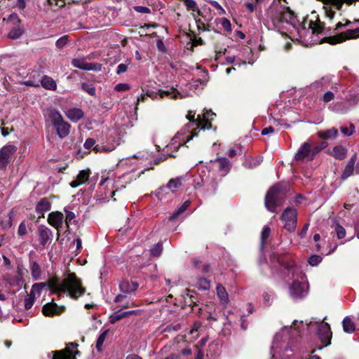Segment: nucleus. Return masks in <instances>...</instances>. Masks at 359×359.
I'll use <instances>...</instances> for the list:
<instances>
[{"label": "nucleus", "mask_w": 359, "mask_h": 359, "mask_svg": "<svg viewBox=\"0 0 359 359\" xmlns=\"http://www.w3.org/2000/svg\"><path fill=\"white\" fill-rule=\"evenodd\" d=\"M305 329L307 333L315 330L322 343H325V346L330 344L332 332L327 323L324 320H311L309 323L294 320L292 325L285 326L276 334L270 349L271 359H290L294 342L297 337L304 334Z\"/></svg>", "instance_id": "obj_1"}, {"label": "nucleus", "mask_w": 359, "mask_h": 359, "mask_svg": "<svg viewBox=\"0 0 359 359\" xmlns=\"http://www.w3.org/2000/svg\"><path fill=\"white\" fill-rule=\"evenodd\" d=\"M48 286L53 292L59 294L67 293L74 299H77L85 292V289L81 286V280L74 273H69L62 281L51 280L48 283Z\"/></svg>", "instance_id": "obj_2"}, {"label": "nucleus", "mask_w": 359, "mask_h": 359, "mask_svg": "<svg viewBox=\"0 0 359 359\" xmlns=\"http://www.w3.org/2000/svg\"><path fill=\"white\" fill-rule=\"evenodd\" d=\"M281 265L288 271V276L293 279V282L290 287V295L294 299H299L305 297L308 292V285L305 281V274L302 272L300 267L294 264H285L283 261H280Z\"/></svg>", "instance_id": "obj_3"}, {"label": "nucleus", "mask_w": 359, "mask_h": 359, "mask_svg": "<svg viewBox=\"0 0 359 359\" xmlns=\"http://www.w3.org/2000/svg\"><path fill=\"white\" fill-rule=\"evenodd\" d=\"M46 121L53 127L60 138L63 139L69 134L71 126L64 120L57 109H49L47 110Z\"/></svg>", "instance_id": "obj_4"}, {"label": "nucleus", "mask_w": 359, "mask_h": 359, "mask_svg": "<svg viewBox=\"0 0 359 359\" xmlns=\"http://www.w3.org/2000/svg\"><path fill=\"white\" fill-rule=\"evenodd\" d=\"M287 189V184H276L269 189L265 197V206L269 211L276 212V208L281 204Z\"/></svg>", "instance_id": "obj_5"}, {"label": "nucleus", "mask_w": 359, "mask_h": 359, "mask_svg": "<svg viewBox=\"0 0 359 359\" xmlns=\"http://www.w3.org/2000/svg\"><path fill=\"white\" fill-rule=\"evenodd\" d=\"M189 125L190 123L186 125L184 128L182 129L180 132H178L173 137L170 144L167 146L168 151H169V149H178L180 146L190 141L193 137L196 135L193 132L191 135H188L190 133Z\"/></svg>", "instance_id": "obj_6"}, {"label": "nucleus", "mask_w": 359, "mask_h": 359, "mask_svg": "<svg viewBox=\"0 0 359 359\" xmlns=\"http://www.w3.org/2000/svg\"><path fill=\"white\" fill-rule=\"evenodd\" d=\"M281 220L284 223V228L290 231L294 232L297 224V211L294 208H287L282 213Z\"/></svg>", "instance_id": "obj_7"}, {"label": "nucleus", "mask_w": 359, "mask_h": 359, "mask_svg": "<svg viewBox=\"0 0 359 359\" xmlns=\"http://www.w3.org/2000/svg\"><path fill=\"white\" fill-rule=\"evenodd\" d=\"M159 96L161 98L164 97H168L172 99H177L178 97H181L180 92H178L176 89L170 88L169 90H158V92L154 91H148L146 95H141L140 97L137 98V104L140 102H144L146 99V97H150L151 99H156L157 96Z\"/></svg>", "instance_id": "obj_8"}, {"label": "nucleus", "mask_w": 359, "mask_h": 359, "mask_svg": "<svg viewBox=\"0 0 359 359\" xmlns=\"http://www.w3.org/2000/svg\"><path fill=\"white\" fill-rule=\"evenodd\" d=\"M359 36V27L347 29L336 36H330L326 39V42L330 44H336L343 42L346 39H355Z\"/></svg>", "instance_id": "obj_9"}, {"label": "nucleus", "mask_w": 359, "mask_h": 359, "mask_svg": "<svg viewBox=\"0 0 359 359\" xmlns=\"http://www.w3.org/2000/svg\"><path fill=\"white\" fill-rule=\"evenodd\" d=\"M16 151L17 147L13 144H7L0 149V169L7 166Z\"/></svg>", "instance_id": "obj_10"}, {"label": "nucleus", "mask_w": 359, "mask_h": 359, "mask_svg": "<svg viewBox=\"0 0 359 359\" xmlns=\"http://www.w3.org/2000/svg\"><path fill=\"white\" fill-rule=\"evenodd\" d=\"M311 144L309 142H304L297 152L296 153L294 160L297 162H305L312 161Z\"/></svg>", "instance_id": "obj_11"}, {"label": "nucleus", "mask_w": 359, "mask_h": 359, "mask_svg": "<svg viewBox=\"0 0 359 359\" xmlns=\"http://www.w3.org/2000/svg\"><path fill=\"white\" fill-rule=\"evenodd\" d=\"M76 346V343H69L65 349L54 351L52 359H75L73 349Z\"/></svg>", "instance_id": "obj_12"}, {"label": "nucleus", "mask_w": 359, "mask_h": 359, "mask_svg": "<svg viewBox=\"0 0 359 359\" xmlns=\"http://www.w3.org/2000/svg\"><path fill=\"white\" fill-rule=\"evenodd\" d=\"M38 237L41 245H49L53 239V231L44 225H41L38 229Z\"/></svg>", "instance_id": "obj_13"}, {"label": "nucleus", "mask_w": 359, "mask_h": 359, "mask_svg": "<svg viewBox=\"0 0 359 359\" xmlns=\"http://www.w3.org/2000/svg\"><path fill=\"white\" fill-rule=\"evenodd\" d=\"M72 65L76 68L83 70L100 71L102 65L98 63H87L83 60L75 58L72 61Z\"/></svg>", "instance_id": "obj_14"}, {"label": "nucleus", "mask_w": 359, "mask_h": 359, "mask_svg": "<svg viewBox=\"0 0 359 359\" xmlns=\"http://www.w3.org/2000/svg\"><path fill=\"white\" fill-rule=\"evenodd\" d=\"M64 221V215L62 212L55 211V212H51L48 214V224L56 229L57 230H59L60 228L62 227V225L63 224Z\"/></svg>", "instance_id": "obj_15"}, {"label": "nucleus", "mask_w": 359, "mask_h": 359, "mask_svg": "<svg viewBox=\"0 0 359 359\" xmlns=\"http://www.w3.org/2000/svg\"><path fill=\"white\" fill-rule=\"evenodd\" d=\"M51 209V202L48 198H41L36 204L35 211L39 215V217H43L44 213Z\"/></svg>", "instance_id": "obj_16"}, {"label": "nucleus", "mask_w": 359, "mask_h": 359, "mask_svg": "<svg viewBox=\"0 0 359 359\" xmlns=\"http://www.w3.org/2000/svg\"><path fill=\"white\" fill-rule=\"evenodd\" d=\"M215 114L211 110H207L205 113L203 114V118L201 115L198 116L196 118V126L197 128H201L203 130L210 129L212 126L211 122L208 120L210 116H215Z\"/></svg>", "instance_id": "obj_17"}, {"label": "nucleus", "mask_w": 359, "mask_h": 359, "mask_svg": "<svg viewBox=\"0 0 359 359\" xmlns=\"http://www.w3.org/2000/svg\"><path fill=\"white\" fill-rule=\"evenodd\" d=\"M65 116L72 122L76 123L84 116L82 109L77 107H72L64 111Z\"/></svg>", "instance_id": "obj_18"}, {"label": "nucleus", "mask_w": 359, "mask_h": 359, "mask_svg": "<svg viewBox=\"0 0 359 359\" xmlns=\"http://www.w3.org/2000/svg\"><path fill=\"white\" fill-rule=\"evenodd\" d=\"M90 176V171L86 170H81L77 175L75 180L72 181L70 185L72 187H77L80 185L83 184L87 182Z\"/></svg>", "instance_id": "obj_19"}, {"label": "nucleus", "mask_w": 359, "mask_h": 359, "mask_svg": "<svg viewBox=\"0 0 359 359\" xmlns=\"http://www.w3.org/2000/svg\"><path fill=\"white\" fill-rule=\"evenodd\" d=\"M213 162L217 163L218 170L222 173V176L226 175L229 172L231 168V163L226 158H216Z\"/></svg>", "instance_id": "obj_20"}, {"label": "nucleus", "mask_w": 359, "mask_h": 359, "mask_svg": "<svg viewBox=\"0 0 359 359\" xmlns=\"http://www.w3.org/2000/svg\"><path fill=\"white\" fill-rule=\"evenodd\" d=\"M43 313L46 316H53L62 313V309H60L55 303H48L43 306Z\"/></svg>", "instance_id": "obj_21"}, {"label": "nucleus", "mask_w": 359, "mask_h": 359, "mask_svg": "<svg viewBox=\"0 0 359 359\" xmlns=\"http://www.w3.org/2000/svg\"><path fill=\"white\" fill-rule=\"evenodd\" d=\"M45 284L43 283H35L33 285L32 291L27 297L25 299V307L26 309H30L34 302V295L32 294L34 290H41L43 287H44Z\"/></svg>", "instance_id": "obj_22"}, {"label": "nucleus", "mask_w": 359, "mask_h": 359, "mask_svg": "<svg viewBox=\"0 0 359 359\" xmlns=\"http://www.w3.org/2000/svg\"><path fill=\"white\" fill-rule=\"evenodd\" d=\"M318 137L323 140H330L336 138L338 135V130L335 128H332L326 130L318 131Z\"/></svg>", "instance_id": "obj_23"}, {"label": "nucleus", "mask_w": 359, "mask_h": 359, "mask_svg": "<svg viewBox=\"0 0 359 359\" xmlns=\"http://www.w3.org/2000/svg\"><path fill=\"white\" fill-rule=\"evenodd\" d=\"M217 296L219 298L221 304L226 305L229 302V295L224 287L221 284L217 285Z\"/></svg>", "instance_id": "obj_24"}, {"label": "nucleus", "mask_w": 359, "mask_h": 359, "mask_svg": "<svg viewBox=\"0 0 359 359\" xmlns=\"http://www.w3.org/2000/svg\"><path fill=\"white\" fill-rule=\"evenodd\" d=\"M119 287L121 292L125 293H129L136 290L138 287V284L135 282L123 280L120 283Z\"/></svg>", "instance_id": "obj_25"}, {"label": "nucleus", "mask_w": 359, "mask_h": 359, "mask_svg": "<svg viewBox=\"0 0 359 359\" xmlns=\"http://www.w3.org/2000/svg\"><path fill=\"white\" fill-rule=\"evenodd\" d=\"M41 86L50 90H55L57 88V83L51 77L43 76L41 79Z\"/></svg>", "instance_id": "obj_26"}, {"label": "nucleus", "mask_w": 359, "mask_h": 359, "mask_svg": "<svg viewBox=\"0 0 359 359\" xmlns=\"http://www.w3.org/2000/svg\"><path fill=\"white\" fill-rule=\"evenodd\" d=\"M183 180L184 178L182 177H177L176 178L171 179L167 184L166 187H162L161 189L168 188L172 192H175L178 188H180L182 185Z\"/></svg>", "instance_id": "obj_27"}, {"label": "nucleus", "mask_w": 359, "mask_h": 359, "mask_svg": "<svg viewBox=\"0 0 359 359\" xmlns=\"http://www.w3.org/2000/svg\"><path fill=\"white\" fill-rule=\"evenodd\" d=\"M5 281L11 286L20 287L23 284V279L21 277L7 274L4 276Z\"/></svg>", "instance_id": "obj_28"}, {"label": "nucleus", "mask_w": 359, "mask_h": 359, "mask_svg": "<svg viewBox=\"0 0 359 359\" xmlns=\"http://www.w3.org/2000/svg\"><path fill=\"white\" fill-rule=\"evenodd\" d=\"M278 14V20L280 22H289L293 18V13L289 8H284Z\"/></svg>", "instance_id": "obj_29"}, {"label": "nucleus", "mask_w": 359, "mask_h": 359, "mask_svg": "<svg viewBox=\"0 0 359 359\" xmlns=\"http://www.w3.org/2000/svg\"><path fill=\"white\" fill-rule=\"evenodd\" d=\"M343 330L346 333H353L355 330L354 322L349 316H346L342 321Z\"/></svg>", "instance_id": "obj_30"}, {"label": "nucleus", "mask_w": 359, "mask_h": 359, "mask_svg": "<svg viewBox=\"0 0 359 359\" xmlns=\"http://www.w3.org/2000/svg\"><path fill=\"white\" fill-rule=\"evenodd\" d=\"M23 33L24 29L20 25H19L11 30L8 36L11 39H18L23 34Z\"/></svg>", "instance_id": "obj_31"}, {"label": "nucleus", "mask_w": 359, "mask_h": 359, "mask_svg": "<svg viewBox=\"0 0 359 359\" xmlns=\"http://www.w3.org/2000/svg\"><path fill=\"white\" fill-rule=\"evenodd\" d=\"M31 273L33 279L37 280L41 278V267L36 262L32 263L30 266Z\"/></svg>", "instance_id": "obj_32"}, {"label": "nucleus", "mask_w": 359, "mask_h": 359, "mask_svg": "<svg viewBox=\"0 0 359 359\" xmlns=\"http://www.w3.org/2000/svg\"><path fill=\"white\" fill-rule=\"evenodd\" d=\"M190 203L191 202L189 201H186L177 210L172 212V214L170 216L169 219L173 220L177 218L180 214L187 210Z\"/></svg>", "instance_id": "obj_33"}, {"label": "nucleus", "mask_w": 359, "mask_h": 359, "mask_svg": "<svg viewBox=\"0 0 359 359\" xmlns=\"http://www.w3.org/2000/svg\"><path fill=\"white\" fill-rule=\"evenodd\" d=\"M332 154L335 158L342 160L346 156V150L343 147L337 146L334 148Z\"/></svg>", "instance_id": "obj_34"}, {"label": "nucleus", "mask_w": 359, "mask_h": 359, "mask_svg": "<svg viewBox=\"0 0 359 359\" xmlns=\"http://www.w3.org/2000/svg\"><path fill=\"white\" fill-rule=\"evenodd\" d=\"M309 28L312 30V32L319 34L320 33L323 29V24L318 22H313L312 20H310L309 22Z\"/></svg>", "instance_id": "obj_35"}, {"label": "nucleus", "mask_w": 359, "mask_h": 359, "mask_svg": "<svg viewBox=\"0 0 359 359\" xmlns=\"http://www.w3.org/2000/svg\"><path fill=\"white\" fill-rule=\"evenodd\" d=\"M262 162V158L257 157L254 158H246L243 163V165L247 168H252L260 164Z\"/></svg>", "instance_id": "obj_36"}, {"label": "nucleus", "mask_w": 359, "mask_h": 359, "mask_svg": "<svg viewBox=\"0 0 359 359\" xmlns=\"http://www.w3.org/2000/svg\"><path fill=\"white\" fill-rule=\"evenodd\" d=\"M108 334V330H106L103 331L98 337L96 342V348L98 351H102V345L107 337Z\"/></svg>", "instance_id": "obj_37"}, {"label": "nucleus", "mask_w": 359, "mask_h": 359, "mask_svg": "<svg viewBox=\"0 0 359 359\" xmlns=\"http://www.w3.org/2000/svg\"><path fill=\"white\" fill-rule=\"evenodd\" d=\"M184 6L189 10H191L193 13L197 12L198 15H201V11L198 8L196 1L194 0H183Z\"/></svg>", "instance_id": "obj_38"}, {"label": "nucleus", "mask_w": 359, "mask_h": 359, "mask_svg": "<svg viewBox=\"0 0 359 359\" xmlns=\"http://www.w3.org/2000/svg\"><path fill=\"white\" fill-rule=\"evenodd\" d=\"M329 109L334 112L338 113H346L347 109H345L343 106L342 102H335L329 106Z\"/></svg>", "instance_id": "obj_39"}, {"label": "nucleus", "mask_w": 359, "mask_h": 359, "mask_svg": "<svg viewBox=\"0 0 359 359\" xmlns=\"http://www.w3.org/2000/svg\"><path fill=\"white\" fill-rule=\"evenodd\" d=\"M271 233V229L269 226H264L261 234V245L260 248L262 250L264 247L266 241L268 239Z\"/></svg>", "instance_id": "obj_40"}, {"label": "nucleus", "mask_w": 359, "mask_h": 359, "mask_svg": "<svg viewBox=\"0 0 359 359\" xmlns=\"http://www.w3.org/2000/svg\"><path fill=\"white\" fill-rule=\"evenodd\" d=\"M242 154V147L241 144H235L233 147L228 150L227 154L229 157L233 158L237 154Z\"/></svg>", "instance_id": "obj_41"}, {"label": "nucleus", "mask_w": 359, "mask_h": 359, "mask_svg": "<svg viewBox=\"0 0 359 359\" xmlns=\"http://www.w3.org/2000/svg\"><path fill=\"white\" fill-rule=\"evenodd\" d=\"M354 170V165L347 163L341 175V179L343 180L347 179L352 175Z\"/></svg>", "instance_id": "obj_42"}, {"label": "nucleus", "mask_w": 359, "mask_h": 359, "mask_svg": "<svg viewBox=\"0 0 359 359\" xmlns=\"http://www.w3.org/2000/svg\"><path fill=\"white\" fill-rule=\"evenodd\" d=\"M198 287L201 290H208L210 287V281L204 278H200L198 280Z\"/></svg>", "instance_id": "obj_43"}, {"label": "nucleus", "mask_w": 359, "mask_h": 359, "mask_svg": "<svg viewBox=\"0 0 359 359\" xmlns=\"http://www.w3.org/2000/svg\"><path fill=\"white\" fill-rule=\"evenodd\" d=\"M81 88L89 95L92 96L95 95L96 90L93 85L87 83H83L81 84Z\"/></svg>", "instance_id": "obj_44"}, {"label": "nucleus", "mask_w": 359, "mask_h": 359, "mask_svg": "<svg viewBox=\"0 0 359 359\" xmlns=\"http://www.w3.org/2000/svg\"><path fill=\"white\" fill-rule=\"evenodd\" d=\"M123 318H126L124 311L121 312L120 311H118L117 312H114L112 315L110 316L109 322L113 324Z\"/></svg>", "instance_id": "obj_45"}, {"label": "nucleus", "mask_w": 359, "mask_h": 359, "mask_svg": "<svg viewBox=\"0 0 359 359\" xmlns=\"http://www.w3.org/2000/svg\"><path fill=\"white\" fill-rule=\"evenodd\" d=\"M114 173L108 172L107 175H102V180L100 182V185L102 186L106 182L111 183L113 186L114 184V179L113 177Z\"/></svg>", "instance_id": "obj_46"}, {"label": "nucleus", "mask_w": 359, "mask_h": 359, "mask_svg": "<svg viewBox=\"0 0 359 359\" xmlns=\"http://www.w3.org/2000/svg\"><path fill=\"white\" fill-rule=\"evenodd\" d=\"M334 231H335L337 236L339 239H342L346 236L345 229L339 224H336V225L334 226Z\"/></svg>", "instance_id": "obj_47"}, {"label": "nucleus", "mask_w": 359, "mask_h": 359, "mask_svg": "<svg viewBox=\"0 0 359 359\" xmlns=\"http://www.w3.org/2000/svg\"><path fill=\"white\" fill-rule=\"evenodd\" d=\"M163 250V245L161 243H156L151 249V256L156 257L159 256Z\"/></svg>", "instance_id": "obj_48"}, {"label": "nucleus", "mask_w": 359, "mask_h": 359, "mask_svg": "<svg viewBox=\"0 0 359 359\" xmlns=\"http://www.w3.org/2000/svg\"><path fill=\"white\" fill-rule=\"evenodd\" d=\"M334 99V93L333 91L327 90L326 91L323 97L320 98L325 103H327Z\"/></svg>", "instance_id": "obj_49"}, {"label": "nucleus", "mask_w": 359, "mask_h": 359, "mask_svg": "<svg viewBox=\"0 0 359 359\" xmlns=\"http://www.w3.org/2000/svg\"><path fill=\"white\" fill-rule=\"evenodd\" d=\"M8 20L12 22L13 25H19L21 23V20L20 19L18 14L15 13H11L8 18Z\"/></svg>", "instance_id": "obj_50"}, {"label": "nucleus", "mask_w": 359, "mask_h": 359, "mask_svg": "<svg viewBox=\"0 0 359 359\" xmlns=\"http://www.w3.org/2000/svg\"><path fill=\"white\" fill-rule=\"evenodd\" d=\"M354 128H355V127H354L353 124L351 123L349 128H347L345 126L341 127V132L344 135L350 136L353 134V133L354 131Z\"/></svg>", "instance_id": "obj_51"}, {"label": "nucleus", "mask_w": 359, "mask_h": 359, "mask_svg": "<svg viewBox=\"0 0 359 359\" xmlns=\"http://www.w3.org/2000/svg\"><path fill=\"white\" fill-rule=\"evenodd\" d=\"M322 261V258L319 255H312L309 259V263L311 266H317Z\"/></svg>", "instance_id": "obj_52"}, {"label": "nucleus", "mask_w": 359, "mask_h": 359, "mask_svg": "<svg viewBox=\"0 0 359 359\" xmlns=\"http://www.w3.org/2000/svg\"><path fill=\"white\" fill-rule=\"evenodd\" d=\"M220 23L224 30H226L227 32L231 31V22L227 18H222Z\"/></svg>", "instance_id": "obj_53"}, {"label": "nucleus", "mask_w": 359, "mask_h": 359, "mask_svg": "<svg viewBox=\"0 0 359 359\" xmlns=\"http://www.w3.org/2000/svg\"><path fill=\"white\" fill-rule=\"evenodd\" d=\"M130 88V86L128 83H118L115 86L114 90L121 92V91H126L128 90Z\"/></svg>", "instance_id": "obj_54"}, {"label": "nucleus", "mask_w": 359, "mask_h": 359, "mask_svg": "<svg viewBox=\"0 0 359 359\" xmlns=\"http://www.w3.org/2000/svg\"><path fill=\"white\" fill-rule=\"evenodd\" d=\"M330 82V79L327 77H323L320 80L316 81L312 84V86L315 88H318L319 86H323L326 84H328Z\"/></svg>", "instance_id": "obj_55"}, {"label": "nucleus", "mask_w": 359, "mask_h": 359, "mask_svg": "<svg viewBox=\"0 0 359 359\" xmlns=\"http://www.w3.org/2000/svg\"><path fill=\"white\" fill-rule=\"evenodd\" d=\"M67 41H68L67 36H62L59 39L57 40L55 45L57 48H62L67 44Z\"/></svg>", "instance_id": "obj_56"}, {"label": "nucleus", "mask_w": 359, "mask_h": 359, "mask_svg": "<svg viewBox=\"0 0 359 359\" xmlns=\"http://www.w3.org/2000/svg\"><path fill=\"white\" fill-rule=\"evenodd\" d=\"M210 4L218 11V14L222 15L225 14V10L221 6V5L215 1H210Z\"/></svg>", "instance_id": "obj_57"}, {"label": "nucleus", "mask_w": 359, "mask_h": 359, "mask_svg": "<svg viewBox=\"0 0 359 359\" xmlns=\"http://www.w3.org/2000/svg\"><path fill=\"white\" fill-rule=\"evenodd\" d=\"M331 89L333 90V92L342 93H344L346 90V88L339 83L332 84L331 86Z\"/></svg>", "instance_id": "obj_58"}, {"label": "nucleus", "mask_w": 359, "mask_h": 359, "mask_svg": "<svg viewBox=\"0 0 359 359\" xmlns=\"http://www.w3.org/2000/svg\"><path fill=\"white\" fill-rule=\"evenodd\" d=\"M49 5L61 8L65 4V0H47Z\"/></svg>", "instance_id": "obj_59"}, {"label": "nucleus", "mask_w": 359, "mask_h": 359, "mask_svg": "<svg viewBox=\"0 0 359 359\" xmlns=\"http://www.w3.org/2000/svg\"><path fill=\"white\" fill-rule=\"evenodd\" d=\"M66 212V218H65V223L67 224V226L69 227V223L75 218V214L72 212L65 210Z\"/></svg>", "instance_id": "obj_60"}, {"label": "nucleus", "mask_w": 359, "mask_h": 359, "mask_svg": "<svg viewBox=\"0 0 359 359\" xmlns=\"http://www.w3.org/2000/svg\"><path fill=\"white\" fill-rule=\"evenodd\" d=\"M134 10L140 13H150L151 10L149 8L142 6H137L134 7Z\"/></svg>", "instance_id": "obj_61"}, {"label": "nucleus", "mask_w": 359, "mask_h": 359, "mask_svg": "<svg viewBox=\"0 0 359 359\" xmlns=\"http://www.w3.org/2000/svg\"><path fill=\"white\" fill-rule=\"evenodd\" d=\"M127 70H128V65L121 63V64H119L117 67L116 74H121L126 72Z\"/></svg>", "instance_id": "obj_62"}, {"label": "nucleus", "mask_w": 359, "mask_h": 359, "mask_svg": "<svg viewBox=\"0 0 359 359\" xmlns=\"http://www.w3.org/2000/svg\"><path fill=\"white\" fill-rule=\"evenodd\" d=\"M18 233L19 236H24L27 233V227L25 224L22 222L18 227Z\"/></svg>", "instance_id": "obj_63"}, {"label": "nucleus", "mask_w": 359, "mask_h": 359, "mask_svg": "<svg viewBox=\"0 0 359 359\" xmlns=\"http://www.w3.org/2000/svg\"><path fill=\"white\" fill-rule=\"evenodd\" d=\"M95 141L92 138H88L86 140L84 143V147L87 149H89L95 146Z\"/></svg>", "instance_id": "obj_64"}]
</instances>
